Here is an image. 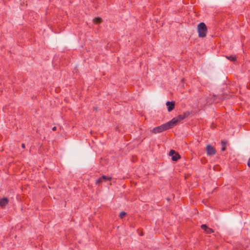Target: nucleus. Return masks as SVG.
<instances>
[{
  "instance_id": "obj_1",
  "label": "nucleus",
  "mask_w": 250,
  "mask_h": 250,
  "mask_svg": "<svg viewBox=\"0 0 250 250\" xmlns=\"http://www.w3.org/2000/svg\"><path fill=\"white\" fill-rule=\"evenodd\" d=\"M189 115V112H185L182 115H179L178 116L173 118L171 121L168 122L171 128L176 125L181 121L185 119Z\"/></svg>"
},
{
  "instance_id": "obj_2",
  "label": "nucleus",
  "mask_w": 250,
  "mask_h": 250,
  "mask_svg": "<svg viewBox=\"0 0 250 250\" xmlns=\"http://www.w3.org/2000/svg\"><path fill=\"white\" fill-rule=\"evenodd\" d=\"M198 36L199 37L204 38L206 36L207 33V27L204 22L200 23L197 26Z\"/></svg>"
},
{
  "instance_id": "obj_3",
  "label": "nucleus",
  "mask_w": 250,
  "mask_h": 250,
  "mask_svg": "<svg viewBox=\"0 0 250 250\" xmlns=\"http://www.w3.org/2000/svg\"><path fill=\"white\" fill-rule=\"evenodd\" d=\"M170 128H171V127L167 122L161 125L153 128V129L151 130V132L154 134H156L162 132Z\"/></svg>"
},
{
  "instance_id": "obj_4",
  "label": "nucleus",
  "mask_w": 250,
  "mask_h": 250,
  "mask_svg": "<svg viewBox=\"0 0 250 250\" xmlns=\"http://www.w3.org/2000/svg\"><path fill=\"white\" fill-rule=\"evenodd\" d=\"M169 155L171 156V159L173 161H177L181 158L180 154L174 150H171L169 152Z\"/></svg>"
},
{
  "instance_id": "obj_5",
  "label": "nucleus",
  "mask_w": 250,
  "mask_h": 250,
  "mask_svg": "<svg viewBox=\"0 0 250 250\" xmlns=\"http://www.w3.org/2000/svg\"><path fill=\"white\" fill-rule=\"evenodd\" d=\"M207 153L208 155L211 156L216 154L215 149L211 145H208L206 146Z\"/></svg>"
},
{
  "instance_id": "obj_6",
  "label": "nucleus",
  "mask_w": 250,
  "mask_h": 250,
  "mask_svg": "<svg viewBox=\"0 0 250 250\" xmlns=\"http://www.w3.org/2000/svg\"><path fill=\"white\" fill-rule=\"evenodd\" d=\"M166 105L167 106V110L169 112L171 111L175 107V102L167 101L166 103Z\"/></svg>"
},
{
  "instance_id": "obj_7",
  "label": "nucleus",
  "mask_w": 250,
  "mask_h": 250,
  "mask_svg": "<svg viewBox=\"0 0 250 250\" xmlns=\"http://www.w3.org/2000/svg\"><path fill=\"white\" fill-rule=\"evenodd\" d=\"M9 202V200L6 197H4L0 200V207L1 208H4L5 206L8 204Z\"/></svg>"
},
{
  "instance_id": "obj_8",
  "label": "nucleus",
  "mask_w": 250,
  "mask_h": 250,
  "mask_svg": "<svg viewBox=\"0 0 250 250\" xmlns=\"http://www.w3.org/2000/svg\"><path fill=\"white\" fill-rule=\"evenodd\" d=\"M93 21L95 24H99L103 22V20L100 17H96L93 20Z\"/></svg>"
},
{
  "instance_id": "obj_9",
  "label": "nucleus",
  "mask_w": 250,
  "mask_h": 250,
  "mask_svg": "<svg viewBox=\"0 0 250 250\" xmlns=\"http://www.w3.org/2000/svg\"><path fill=\"white\" fill-rule=\"evenodd\" d=\"M101 177L102 178L103 181H104V182H106L107 181H111L112 179V177L107 176L104 175H103Z\"/></svg>"
},
{
  "instance_id": "obj_10",
  "label": "nucleus",
  "mask_w": 250,
  "mask_h": 250,
  "mask_svg": "<svg viewBox=\"0 0 250 250\" xmlns=\"http://www.w3.org/2000/svg\"><path fill=\"white\" fill-rule=\"evenodd\" d=\"M226 57L229 60L232 62H235L236 61V57L234 55H230L229 56H226Z\"/></svg>"
},
{
  "instance_id": "obj_11",
  "label": "nucleus",
  "mask_w": 250,
  "mask_h": 250,
  "mask_svg": "<svg viewBox=\"0 0 250 250\" xmlns=\"http://www.w3.org/2000/svg\"><path fill=\"white\" fill-rule=\"evenodd\" d=\"M221 143L222 144V147L221 148V150L225 151L226 149V147L225 146L226 145V142L225 141H222Z\"/></svg>"
},
{
  "instance_id": "obj_12",
  "label": "nucleus",
  "mask_w": 250,
  "mask_h": 250,
  "mask_svg": "<svg viewBox=\"0 0 250 250\" xmlns=\"http://www.w3.org/2000/svg\"><path fill=\"white\" fill-rule=\"evenodd\" d=\"M214 232V231L213 229H211L209 228H208L207 229V230L206 231V232L207 234H211V233H213Z\"/></svg>"
},
{
  "instance_id": "obj_13",
  "label": "nucleus",
  "mask_w": 250,
  "mask_h": 250,
  "mask_svg": "<svg viewBox=\"0 0 250 250\" xmlns=\"http://www.w3.org/2000/svg\"><path fill=\"white\" fill-rule=\"evenodd\" d=\"M126 212H125V211H122L121 212H120V213L119 214V217L121 218H123L125 217V216L126 215Z\"/></svg>"
},
{
  "instance_id": "obj_14",
  "label": "nucleus",
  "mask_w": 250,
  "mask_h": 250,
  "mask_svg": "<svg viewBox=\"0 0 250 250\" xmlns=\"http://www.w3.org/2000/svg\"><path fill=\"white\" fill-rule=\"evenodd\" d=\"M201 228L206 232L208 227L206 225L203 224L201 226Z\"/></svg>"
},
{
  "instance_id": "obj_15",
  "label": "nucleus",
  "mask_w": 250,
  "mask_h": 250,
  "mask_svg": "<svg viewBox=\"0 0 250 250\" xmlns=\"http://www.w3.org/2000/svg\"><path fill=\"white\" fill-rule=\"evenodd\" d=\"M102 182H103L102 178V177H100L96 181V184L98 185Z\"/></svg>"
},
{
  "instance_id": "obj_16",
  "label": "nucleus",
  "mask_w": 250,
  "mask_h": 250,
  "mask_svg": "<svg viewBox=\"0 0 250 250\" xmlns=\"http://www.w3.org/2000/svg\"><path fill=\"white\" fill-rule=\"evenodd\" d=\"M247 165L249 167H250V158L249 159L248 161Z\"/></svg>"
},
{
  "instance_id": "obj_17",
  "label": "nucleus",
  "mask_w": 250,
  "mask_h": 250,
  "mask_svg": "<svg viewBox=\"0 0 250 250\" xmlns=\"http://www.w3.org/2000/svg\"><path fill=\"white\" fill-rule=\"evenodd\" d=\"M21 147L23 148H25V145L24 144H21Z\"/></svg>"
},
{
  "instance_id": "obj_18",
  "label": "nucleus",
  "mask_w": 250,
  "mask_h": 250,
  "mask_svg": "<svg viewBox=\"0 0 250 250\" xmlns=\"http://www.w3.org/2000/svg\"><path fill=\"white\" fill-rule=\"evenodd\" d=\"M52 129L53 131H56L57 130V127L56 126H54Z\"/></svg>"
},
{
  "instance_id": "obj_19",
  "label": "nucleus",
  "mask_w": 250,
  "mask_h": 250,
  "mask_svg": "<svg viewBox=\"0 0 250 250\" xmlns=\"http://www.w3.org/2000/svg\"><path fill=\"white\" fill-rule=\"evenodd\" d=\"M97 108H97V107H94V110H97Z\"/></svg>"
}]
</instances>
